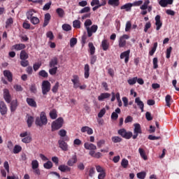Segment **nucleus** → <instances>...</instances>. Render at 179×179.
<instances>
[{
	"label": "nucleus",
	"instance_id": "1",
	"mask_svg": "<svg viewBox=\"0 0 179 179\" xmlns=\"http://www.w3.org/2000/svg\"><path fill=\"white\" fill-rule=\"evenodd\" d=\"M48 123V120L47 119V115L45 112H41L40 117H37L35 120V124L38 127H44Z\"/></svg>",
	"mask_w": 179,
	"mask_h": 179
},
{
	"label": "nucleus",
	"instance_id": "2",
	"mask_svg": "<svg viewBox=\"0 0 179 179\" xmlns=\"http://www.w3.org/2000/svg\"><path fill=\"white\" fill-rule=\"evenodd\" d=\"M64 125V118L58 117L56 120L52 122V131H58V129H61L62 126Z\"/></svg>",
	"mask_w": 179,
	"mask_h": 179
},
{
	"label": "nucleus",
	"instance_id": "3",
	"mask_svg": "<svg viewBox=\"0 0 179 179\" xmlns=\"http://www.w3.org/2000/svg\"><path fill=\"white\" fill-rule=\"evenodd\" d=\"M41 89L42 94H43V96L47 95L50 90H51V83L48 80H43L42 82Z\"/></svg>",
	"mask_w": 179,
	"mask_h": 179
},
{
	"label": "nucleus",
	"instance_id": "4",
	"mask_svg": "<svg viewBox=\"0 0 179 179\" xmlns=\"http://www.w3.org/2000/svg\"><path fill=\"white\" fill-rule=\"evenodd\" d=\"M117 134L124 138V139H131V137L133 138V134L131 131H127L125 129H121L118 130Z\"/></svg>",
	"mask_w": 179,
	"mask_h": 179
},
{
	"label": "nucleus",
	"instance_id": "5",
	"mask_svg": "<svg viewBox=\"0 0 179 179\" xmlns=\"http://www.w3.org/2000/svg\"><path fill=\"white\" fill-rule=\"evenodd\" d=\"M134 134H133V139H136L139 134H142V129L141 128V124L139 123H136L134 124Z\"/></svg>",
	"mask_w": 179,
	"mask_h": 179
},
{
	"label": "nucleus",
	"instance_id": "6",
	"mask_svg": "<svg viewBox=\"0 0 179 179\" xmlns=\"http://www.w3.org/2000/svg\"><path fill=\"white\" fill-rule=\"evenodd\" d=\"M129 38V35L124 34L120 37L119 39V47L120 48H124L127 45V40Z\"/></svg>",
	"mask_w": 179,
	"mask_h": 179
},
{
	"label": "nucleus",
	"instance_id": "7",
	"mask_svg": "<svg viewBox=\"0 0 179 179\" xmlns=\"http://www.w3.org/2000/svg\"><path fill=\"white\" fill-rule=\"evenodd\" d=\"M129 54H131V50H127L120 54V59H124V63L128 64L129 62Z\"/></svg>",
	"mask_w": 179,
	"mask_h": 179
},
{
	"label": "nucleus",
	"instance_id": "8",
	"mask_svg": "<svg viewBox=\"0 0 179 179\" xmlns=\"http://www.w3.org/2000/svg\"><path fill=\"white\" fill-rule=\"evenodd\" d=\"M99 29V27L96 24H93L91 27L87 28V33L88 37H92L93 36V33H96Z\"/></svg>",
	"mask_w": 179,
	"mask_h": 179
},
{
	"label": "nucleus",
	"instance_id": "9",
	"mask_svg": "<svg viewBox=\"0 0 179 179\" xmlns=\"http://www.w3.org/2000/svg\"><path fill=\"white\" fill-rule=\"evenodd\" d=\"M3 99L8 104L12 101V96H10V93L9 92V90L4 89L3 90Z\"/></svg>",
	"mask_w": 179,
	"mask_h": 179
},
{
	"label": "nucleus",
	"instance_id": "10",
	"mask_svg": "<svg viewBox=\"0 0 179 179\" xmlns=\"http://www.w3.org/2000/svg\"><path fill=\"white\" fill-rule=\"evenodd\" d=\"M71 82L73 83L74 89H78V87L80 86V80H79V76L78 75L73 76V79H71Z\"/></svg>",
	"mask_w": 179,
	"mask_h": 179
},
{
	"label": "nucleus",
	"instance_id": "11",
	"mask_svg": "<svg viewBox=\"0 0 179 179\" xmlns=\"http://www.w3.org/2000/svg\"><path fill=\"white\" fill-rule=\"evenodd\" d=\"M58 144H59V148H60V149H62V150H63L64 152H68L69 145H68V143H66V142H65V141L59 140Z\"/></svg>",
	"mask_w": 179,
	"mask_h": 179
},
{
	"label": "nucleus",
	"instance_id": "12",
	"mask_svg": "<svg viewBox=\"0 0 179 179\" xmlns=\"http://www.w3.org/2000/svg\"><path fill=\"white\" fill-rule=\"evenodd\" d=\"M0 113L1 115H5L8 113V106L3 101H0Z\"/></svg>",
	"mask_w": 179,
	"mask_h": 179
},
{
	"label": "nucleus",
	"instance_id": "13",
	"mask_svg": "<svg viewBox=\"0 0 179 179\" xmlns=\"http://www.w3.org/2000/svg\"><path fill=\"white\" fill-rule=\"evenodd\" d=\"M17 99L13 100L10 102V110L11 113H15L17 108Z\"/></svg>",
	"mask_w": 179,
	"mask_h": 179
},
{
	"label": "nucleus",
	"instance_id": "14",
	"mask_svg": "<svg viewBox=\"0 0 179 179\" xmlns=\"http://www.w3.org/2000/svg\"><path fill=\"white\" fill-rule=\"evenodd\" d=\"M3 76H5V78H7V80L8 82H13V74L12 73V72H10V71L9 70L3 71Z\"/></svg>",
	"mask_w": 179,
	"mask_h": 179
},
{
	"label": "nucleus",
	"instance_id": "15",
	"mask_svg": "<svg viewBox=\"0 0 179 179\" xmlns=\"http://www.w3.org/2000/svg\"><path fill=\"white\" fill-rule=\"evenodd\" d=\"M160 15H157L155 17V25L157 26L156 30L159 31L163 26V22L160 20Z\"/></svg>",
	"mask_w": 179,
	"mask_h": 179
},
{
	"label": "nucleus",
	"instance_id": "16",
	"mask_svg": "<svg viewBox=\"0 0 179 179\" xmlns=\"http://www.w3.org/2000/svg\"><path fill=\"white\" fill-rule=\"evenodd\" d=\"M78 163V157L76 155H73L72 158L69 159L67 162V166H69L70 167H73L74 164H76Z\"/></svg>",
	"mask_w": 179,
	"mask_h": 179
},
{
	"label": "nucleus",
	"instance_id": "17",
	"mask_svg": "<svg viewBox=\"0 0 179 179\" xmlns=\"http://www.w3.org/2000/svg\"><path fill=\"white\" fill-rule=\"evenodd\" d=\"M58 170H59L62 173H69L71 169L68 165L62 164L59 166Z\"/></svg>",
	"mask_w": 179,
	"mask_h": 179
},
{
	"label": "nucleus",
	"instance_id": "18",
	"mask_svg": "<svg viewBox=\"0 0 179 179\" xmlns=\"http://www.w3.org/2000/svg\"><path fill=\"white\" fill-rule=\"evenodd\" d=\"M159 5H160L162 8H166L167 5H173V0H160Z\"/></svg>",
	"mask_w": 179,
	"mask_h": 179
},
{
	"label": "nucleus",
	"instance_id": "19",
	"mask_svg": "<svg viewBox=\"0 0 179 179\" xmlns=\"http://www.w3.org/2000/svg\"><path fill=\"white\" fill-rule=\"evenodd\" d=\"M26 101L29 106V107H34V108H36L37 107V102L34 100V99L32 98H27Z\"/></svg>",
	"mask_w": 179,
	"mask_h": 179
},
{
	"label": "nucleus",
	"instance_id": "20",
	"mask_svg": "<svg viewBox=\"0 0 179 179\" xmlns=\"http://www.w3.org/2000/svg\"><path fill=\"white\" fill-rule=\"evenodd\" d=\"M13 50L15 51H21V50H24L26 48V45L24 43H17L13 45Z\"/></svg>",
	"mask_w": 179,
	"mask_h": 179
},
{
	"label": "nucleus",
	"instance_id": "21",
	"mask_svg": "<svg viewBox=\"0 0 179 179\" xmlns=\"http://www.w3.org/2000/svg\"><path fill=\"white\" fill-rule=\"evenodd\" d=\"M50 20H51V14H50L48 13L45 14L44 22L43 24V27H47V26H48V24L50 23Z\"/></svg>",
	"mask_w": 179,
	"mask_h": 179
},
{
	"label": "nucleus",
	"instance_id": "22",
	"mask_svg": "<svg viewBox=\"0 0 179 179\" xmlns=\"http://www.w3.org/2000/svg\"><path fill=\"white\" fill-rule=\"evenodd\" d=\"M84 148L87 150H96L97 149V147L94 144L90 143H85Z\"/></svg>",
	"mask_w": 179,
	"mask_h": 179
},
{
	"label": "nucleus",
	"instance_id": "23",
	"mask_svg": "<svg viewBox=\"0 0 179 179\" xmlns=\"http://www.w3.org/2000/svg\"><path fill=\"white\" fill-rule=\"evenodd\" d=\"M135 103H136L137 106H138L139 108L141 110V113H143V108H145V104L143 101H141V98L137 97L135 99Z\"/></svg>",
	"mask_w": 179,
	"mask_h": 179
},
{
	"label": "nucleus",
	"instance_id": "24",
	"mask_svg": "<svg viewBox=\"0 0 179 179\" xmlns=\"http://www.w3.org/2000/svg\"><path fill=\"white\" fill-rule=\"evenodd\" d=\"M101 47H102L103 51H107L110 48V43H108L107 39H103L101 42Z\"/></svg>",
	"mask_w": 179,
	"mask_h": 179
},
{
	"label": "nucleus",
	"instance_id": "25",
	"mask_svg": "<svg viewBox=\"0 0 179 179\" xmlns=\"http://www.w3.org/2000/svg\"><path fill=\"white\" fill-rule=\"evenodd\" d=\"M81 132H87V135H93V129L87 126H85L81 128Z\"/></svg>",
	"mask_w": 179,
	"mask_h": 179
},
{
	"label": "nucleus",
	"instance_id": "26",
	"mask_svg": "<svg viewBox=\"0 0 179 179\" xmlns=\"http://www.w3.org/2000/svg\"><path fill=\"white\" fill-rule=\"evenodd\" d=\"M111 96V94L108 92L101 93L100 96H98L99 101H103L104 99H108Z\"/></svg>",
	"mask_w": 179,
	"mask_h": 179
},
{
	"label": "nucleus",
	"instance_id": "27",
	"mask_svg": "<svg viewBox=\"0 0 179 179\" xmlns=\"http://www.w3.org/2000/svg\"><path fill=\"white\" fill-rule=\"evenodd\" d=\"M90 66L89 64H85L84 67V76L85 79H87L90 75Z\"/></svg>",
	"mask_w": 179,
	"mask_h": 179
},
{
	"label": "nucleus",
	"instance_id": "28",
	"mask_svg": "<svg viewBox=\"0 0 179 179\" xmlns=\"http://www.w3.org/2000/svg\"><path fill=\"white\" fill-rule=\"evenodd\" d=\"M133 6V4L131 3H127L120 7V9L123 10L125 9L126 12H131V9Z\"/></svg>",
	"mask_w": 179,
	"mask_h": 179
},
{
	"label": "nucleus",
	"instance_id": "29",
	"mask_svg": "<svg viewBox=\"0 0 179 179\" xmlns=\"http://www.w3.org/2000/svg\"><path fill=\"white\" fill-rule=\"evenodd\" d=\"M56 65H58V58L57 57H55L50 60L49 63V66L50 68H54Z\"/></svg>",
	"mask_w": 179,
	"mask_h": 179
},
{
	"label": "nucleus",
	"instance_id": "30",
	"mask_svg": "<svg viewBox=\"0 0 179 179\" xmlns=\"http://www.w3.org/2000/svg\"><path fill=\"white\" fill-rule=\"evenodd\" d=\"M34 13H36V10H34V9L28 10L26 13L27 19L29 20L32 19V17H34Z\"/></svg>",
	"mask_w": 179,
	"mask_h": 179
},
{
	"label": "nucleus",
	"instance_id": "31",
	"mask_svg": "<svg viewBox=\"0 0 179 179\" xmlns=\"http://www.w3.org/2000/svg\"><path fill=\"white\" fill-rule=\"evenodd\" d=\"M20 58L22 61L29 59V54L26 52V50H22L20 54Z\"/></svg>",
	"mask_w": 179,
	"mask_h": 179
},
{
	"label": "nucleus",
	"instance_id": "32",
	"mask_svg": "<svg viewBox=\"0 0 179 179\" xmlns=\"http://www.w3.org/2000/svg\"><path fill=\"white\" fill-rule=\"evenodd\" d=\"M88 46L90 48V55H94V52H96V48L94 47V45H93V43L90 42Z\"/></svg>",
	"mask_w": 179,
	"mask_h": 179
},
{
	"label": "nucleus",
	"instance_id": "33",
	"mask_svg": "<svg viewBox=\"0 0 179 179\" xmlns=\"http://www.w3.org/2000/svg\"><path fill=\"white\" fill-rule=\"evenodd\" d=\"M138 152L140 154L141 157H142L143 160H148V156H146V153L145 152V150H143V148H139Z\"/></svg>",
	"mask_w": 179,
	"mask_h": 179
},
{
	"label": "nucleus",
	"instance_id": "34",
	"mask_svg": "<svg viewBox=\"0 0 179 179\" xmlns=\"http://www.w3.org/2000/svg\"><path fill=\"white\" fill-rule=\"evenodd\" d=\"M157 45H158L157 42L154 43L153 47L152 48L151 50H150L149 52V55L152 57L155 55V52H156V50H157Z\"/></svg>",
	"mask_w": 179,
	"mask_h": 179
},
{
	"label": "nucleus",
	"instance_id": "35",
	"mask_svg": "<svg viewBox=\"0 0 179 179\" xmlns=\"http://www.w3.org/2000/svg\"><path fill=\"white\" fill-rule=\"evenodd\" d=\"M13 152L15 155H17V153H20V152H22V146L19 145H15L13 149Z\"/></svg>",
	"mask_w": 179,
	"mask_h": 179
},
{
	"label": "nucleus",
	"instance_id": "36",
	"mask_svg": "<svg viewBox=\"0 0 179 179\" xmlns=\"http://www.w3.org/2000/svg\"><path fill=\"white\" fill-rule=\"evenodd\" d=\"M108 3L111 6H118L120 5V0H108Z\"/></svg>",
	"mask_w": 179,
	"mask_h": 179
},
{
	"label": "nucleus",
	"instance_id": "37",
	"mask_svg": "<svg viewBox=\"0 0 179 179\" xmlns=\"http://www.w3.org/2000/svg\"><path fill=\"white\" fill-rule=\"evenodd\" d=\"M50 117L52 120H55L57 117H58V115L57 114V110L53 109L52 111H50Z\"/></svg>",
	"mask_w": 179,
	"mask_h": 179
},
{
	"label": "nucleus",
	"instance_id": "38",
	"mask_svg": "<svg viewBox=\"0 0 179 179\" xmlns=\"http://www.w3.org/2000/svg\"><path fill=\"white\" fill-rule=\"evenodd\" d=\"M111 140L113 143H120V142H122V138L120 136H113Z\"/></svg>",
	"mask_w": 179,
	"mask_h": 179
},
{
	"label": "nucleus",
	"instance_id": "39",
	"mask_svg": "<svg viewBox=\"0 0 179 179\" xmlns=\"http://www.w3.org/2000/svg\"><path fill=\"white\" fill-rule=\"evenodd\" d=\"M56 13H57L59 17H64V15H65V12L64 11V9L61 8H57L56 10Z\"/></svg>",
	"mask_w": 179,
	"mask_h": 179
},
{
	"label": "nucleus",
	"instance_id": "40",
	"mask_svg": "<svg viewBox=\"0 0 179 179\" xmlns=\"http://www.w3.org/2000/svg\"><path fill=\"white\" fill-rule=\"evenodd\" d=\"M29 21L31 22V23H32V24L34 25L38 24V23H40V19H38V17H33L29 20Z\"/></svg>",
	"mask_w": 179,
	"mask_h": 179
},
{
	"label": "nucleus",
	"instance_id": "41",
	"mask_svg": "<svg viewBox=\"0 0 179 179\" xmlns=\"http://www.w3.org/2000/svg\"><path fill=\"white\" fill-rule=\"evenodd\" d=\"M149 3H150V1L149 0H145V2L143 3V5H142L140 8L142 10H146V9H148V6L149 5Z\"/></svg>",
	"mask_w": 179,
	"mask_h": 179
},
{
	"label": "nucleus",
	"instance_id": "42",
	"mask_svg": "<svg viewBox=\"0 0 179 179\" xmlns=\"http://www.w3.org/2000/svg\"><path fill=\"white\" fill-rule=\"evenodd\" d=\"M73 27L74 29H80V21L79 20H76L73 22Z\"/></svg>",
	"mask_w": 179,
	"mask_h": 179
},
{
	"label": "nucleus",
	"instance_id": "43",
	"mask_svg": "<svg viewBox=\"0 0 179 179\" xmlns=\"http://www.w3.org/2000/svg\"><path fill=\"white\" fill-rule=\"evenodd\" d=\"M76 44H78V39L76 38H71L70 40V47L73 48Z\"/></svg>",
	"mask_w": 179,
	"mask_h": 179
},
{
	"label": "nucleus",
	"instance_id": "44",
	"mask_svg": "<svg viewBox=\"0 0 179 179\" xmlns=\"http://www.w3.org/2000/svg\"><path fill=\"white\" fill-rule=\"evenodd\" d=\"M34 122V118L33 117V116L28 117L27 122L29 128L31 127V125H33Z\"/></svg>",
	"mask_w": 179,
	"mask_h": 179
},
{
	"label": "nucleus",
	"instance_id": "45",
	"mask_svg": "<svg viewBox=\"0 0 179 179\" xmlns=\"http://www.w3.org/2000/svg\"><path fill=\"white\" fill-rule=\"evenodd\" d=\"M29 90L31 93L36 94V93H37V87L36 86V84H31L29 87Z\"/></svg>",
	"mask_w": 179,
	"mask_h": 179
},
{
	"label": "nucleus",
	"instance_id": "46",
	"mask_svg": "<svg viewBox=\"0 0 179 179\" xmlns=\"http://www.w3.org/2000/svg\"><path fill=\"white\" fill-rule=\"evenodd\" d=\"M128 164H129V162H128V159H123L121 162V166L123 167V169H127L128 167Z\"/></svg>",
	"mask_w": 179,
	"mask_h": 179
},
{
	"label": "nucleus",
	"instance_id": "47",
	"mask_svg": "<svg viewBox=\"0 0 179 179\" xmlns=\"http://www.w3.org/2000/svg\"><path fill=\"white\" fill-rule=\"evenodd\" d=\"M165 101L166 103L167 107H170L171 106V103H170V101H171V96L170 94H167L165 97Z\"/></svg>",
	"mask_w": 179,
	"mask_h": 179
},
{
	"label": "nucleus",
	"instance_id": "48",
	"mask_svg": "<svg viewBox=\"0 0 179 179\" xmlns=\"http://www.w3.org/2000/svg\"><path fill=\"white\" fill-rule=\"evenodd\" d=\"M43 167L48 170H50V169L52 168V162H51V161H48L43 164Z\"/></svg>",
	"mask_w": 179,
	"mask_h": 179
},
{
	"label": "nucleus",
	"instance_id": "49",
	"mask_svg": "<svg viewBox=\"0 0 179 179\" xmlns=\"http://www.w3.org/2000/svg\"><path fill=\"white\" fill-rule=\"evenodd\" d=\"M137 178L139 179H144L146 178V172L141 171L137 173Z\"/></svg>",
	"mask_w": 179,
	"mask_h": 179
},
{
	"label": "nucleus",
	"instance_id": "50",
	"mask_svg": "<svg viewBox=\"0 0 179 179\" xmlns=\"http://www.w3.org/2000/svg\"><path fill=\"white\" fill-rule=\"evenodd\" d=\"M88 12H90V7L86 6V7H84L83 8H82V9L79 11V13H80V14H82V13H88Z\"/></svg>",
	"mask_w": 179,
	"mask_h": 179
},
{
	"label": "nucleus",
	"instance_id": "51",
	"mask_svg": "<svg viewBox=\"0 0 179 179\" xmlns=\"http://www.w3.org/2000/svg\"><path fill=\"white\" fill-rule=\"evenodd\" d=\"M22 142H23V143H30L31 142V136H28L24 137V138L22 139Z\"/></svg>",
	"mask_w": 179,
	"mask_h": 179
},
{
	"label": "nucleus",
	"instance_id": "52",
	"mask_svg": "<svg viewBox=\"0 0 179 179\" xmlns=\"http://www.w3.org/2000/svg\"><path fill=\"white\" fill-rule=\"evenodd\" d=\"M31 166H32L33 170H36V169H38V161L33 160L31 162Z\"/></svg>",
	"mask_w": 179,
	"mask_h": 179
},
{
	"label": "nucleus",
	"instance_id": "53",
	"mask_svg": "<svg viewBox=\"0 0 179 179\" xmlns=\"http://www.w3.org/2000/svg\"><path fill=\"white\" fill-rule=\"evenodd\" d=\"M92 24H93L92 20L87 19L84 23V26L86 28V30L87 29V27H90V26H92Z\"/></svg>",
	"mask_w": 179,
	"mask_h": 179
},
{
	"label": "nucleus",
	"instance_id": "54",
	"mask_svg": "<svg viewBox=\"0 0 179 179\" xmlns=\"http://www.w3.org/2000/svg\"><path fill=\"white\" fill-rule=\"evenodd\" d=\"M38 75L42 78H48V73H47V71H45V70L39 71Z\"/></svg>",
	"mask_w": 179,
	"mask_h": 179
},
{
	"label": "nucleus",
	"instance_id": "55",
	"mask_svg": "<svg viewBox=\"0 0 179 179\" xmlns=\"http://www.w3.org/2000/svg\"><path fill=\"white\" fill-rule=\"evenodd\" d=\"M62 29L64 30V31H69L72 29V27L68 24H64L62 25Z\"/></svg>",
	"mask_w": 179,
	"mask_h": 179
},
{
	"label": "nucleus",
	"instance_id": "56",
	"mask_svg": "<svg viewBox=\"0 0 179 179\" xmlns=\"http://www.w3.org/2000/svg\"><path fill=\"white\" fill-rule=\"evenodd\" d=\"M59 87V83L57 82L52 88V93H57L58 88Z\"/></svg>",
	"mask_w": 179,
	"mask_h": 179
},
{
	"label": "nucleus",
	"instance_id": "57",
	"mask_svg": "<svg viewBox=\"0 0 179 179\" xmlns=\"http://www.w3.org/2000/svg\"><path fill=\"white\" fill-rule=\"evenodd\" d=\"M136 80H137V77H134L133 78L129 79L127 80V83H129V85H135V83H136Z\"/></svg>",
	"mask_w": 179,
	"mask_h": 179
},
{
	"label": "nucleus",
	"instance_id": "58",
	"mask_svg": "<svg viewBox=\"0 0 179 179\" xmlns=\"http://www.w3.org/2000/svg\"><path fill=\"white\" fill-rule=\"evenodd\" d=\"M57 71H58V67H53L49 69V73L50 75H56Z\"/></svg>",
	"mask_w": 179,
	"mask_h": 179
},
{
	"label": "nucleus",
	"instance_id": "59",
	"mask_svg": "<svg viewBox=\"0 0 179 179\" xmlns=\"http://www.w3.org/2000/svg\"><path fill=\"white\" fill-rule=\"evenodd\" d=\"M157 62H158L157 57H155L152 60L154 69H157L159 68V65L157 64Z\"/></svg>",
	"mask_w": 179,
	"mask_h": 179
},
{
	"label": "nucleus",
	"instance_id": "60",
	"mask_svg": "<svg viewBox=\"0 0 179 179\" xmlns=\"http://www.w3.org/2000/svg\"><path fill=\"white\" fill-rule=\"evenodd\" d=\"M13 88L16 92H23V87L20 85H15Z\"/></svg>",
	"mask_w": 179,
	"mask_h": 179
},
{
	"label": "nucleus",
	"instance_id": "61",
	"mask_svg": "<svg viewBox=\"0 0 179 179\" xmlns=\"http://www.w3.org/2000/svg\"><path fill=\"white\" fill-rule=\"evenodd\" d=\"M21 66H23V68H26V66H29V60H22L20 62Z\"/></svg>",
	"mask_w": 179,
	"mask_h": 179
},
{
	"label": "nucleus",
	"instance_id": "62",
	"mask_svg": "<svg viewBox=\"0 0 179 179\" xmlns=\"http://www.w3.org/2000/svg\"><path fill=\"white\" fill-rule=\"evenodd\" d=\"M46 37H48V38H50V41L54 40V34H52V31H49L46 34Z\"/></svg>",
	"mask_w": 179,
	"mask_h": 179
},
{
	"label": "nucleus",
	"instance_id": "63",
	"mask_svg": "<svg viewBox=\"0 0 179 179\" xmlns=\"http://www.w3.org/2000/svg\"><path fill=\"white\" fill-rule=\"evenodd\" d=\"M95 5L96 6H99V5H101L100 3V0H92L91 1V6H95Z\"/></svg>",
	"mask_w": 179,
	"mask_h": 179
},
{
	"label": "nucleus",
	"instance_id": "64",
	"mask_svg": "<svg viewBox=\"0 0 179 179\" xmlns=\"http://www.w3.org/2000/svg\"><path fill=\"white\" fill-rule=\"evenodd\" d=\"M7 148L9 149L10 151L13 150V143H12L11 141H8L7 143Z\"/></svg>",
	"mask_w": 179,
	"mask_h": 179
}]
</instances>
